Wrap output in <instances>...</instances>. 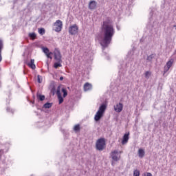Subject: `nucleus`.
Wrapping results in <instances>:
<instances>
[{
    "mask_svg": "<svg viewBox=\"0 0 176 176\" xmlns=\"http://www.w3.org/2000/svg\"><path fill=\"white\" fill-rule=\"evenodd\" d=\"M3 155V150H0V160H2Z\"/></svg>",
    "mask_w": 176,
    "mask_h": 176,
    "instance_id": "nucleus-33",
    "label": "nucleus"
},
{
    "mask_svg": "<svg viewBox=\"0 0 176 176\" xmlns=\"http://www.w3.org/2000/svg\"><path fill=\"white\" fill-rule=\"evenodd\" d=\"M112 166H113V162H112Z\"/></svg>",
    "mask_w": 176,
    "mask_h": 176,
    "instance_id": "nucleus-38",
    "label": "nucleus"
},
{
    "mask_svg": "<svg viewBox=\"0 0 176 176\" xmlns=\"http://www.w3.org/2000/svg\"><path fill=\"white\" fill-rule=\"evenodd\" d=\"M152 14H153L152 12H150V15L152 16Z\"/></svg>",
    "mask_w": 176,
    "mask_h": 176,
    "instance_id": "nucleus-36",
    "label": "nucleus"
},
{
    "mask_svg": "<svg viewBox=\"0 0 176 176\" xmlns=\"http://www.w3.org/2000/svg\"><path fill=\"white\" fill-rule=\"evenodd\" d=\"M114 111L118 113H120V112L123 111V104L120 102L114 106Z\"/></svg>",
    "mask_w": 176,
    "mask_h": 176,
    "instance_id": "nucleus-10",
    "label": "nucleus"
},
{
    "mask_svg": "<svg viewBox=\"0 0 176 176\" xmlns=\"http://www.w3.org/2000/svg\"><path fill=\"white\" fill-rule=\"evenodd\" d=\"M142 176H153L151 173H144L142 174Z\"/></svg>",
    "mask_w": 176,
    "mask_h": 176,
    "instance_id": "nucleus-32",
    "label": "nucleus"
},
{
    "mask_svg": "<svg viewBox=\"0 0 176 176\" xmlns=\"http://www.w3.org/2000/svg\"><path fill=\"white\" fill-rule=\"evenodd\" d=\"M2 61V52H0V63Z\"/></svg>",
    "mask_w": 176,
    "mask_h": 176,
    "instance_id": "nucleus-34",
    "label": "nucleus"
},
{
    "mask_svg": "<svg viewBox=\"0 0 176 176\" xmlns=\"http://www.w3.org/2000/svg\"><path fill=\"white\" fill-rule=\"evenodd\" d=\"M78 32V25L74 24L69 28V34L70 35H75Z\"/></svg>",
    "mask_w": 176,
    "mask_h": 176,
    "instance_id": "nucleus-8",
    "label": "nucleus"
},
{
    "mask_svg": "<svg viewBox=\"0 0 176 176\" xmlns=\"http://www.w3.org/2000/svg\"><path fill=\"white\" fill-rule=\"evenodd\" d=\"M91 84L87 82L84 85V91H89V90H91Z\"/></svg>",
    "mask_w": 176,
    "mask_h": 176,
    "instance_id": "nucleus-14",
    "label": "nucleus"
},
{
    "mask_svg": "<svg viewBox=\"0 0 176 176\" xmlns=\"http://www.w3.org/2000/svg\"><path fill=\"white\" fill-rule=\"evenodd\" d=\"M74 131H76V133H78V131H80V125L76 124L74 127Z\"/></svg>",
    "mask_w": 176,
    "mask_h": 176,
    "instance_id": "nucleus-19",
    "label": "nucleus"
},
{
    "mask_svg": "<svg viewBox=\"0 0 176 176\" xmlns=\"http://www.w3.org/2000/svg\"><path fill=\"white\" fill-rule=\"evenodd\" d=\"M54 67L56 68V69H57L58 67H63V65H61V62H57L54 63Z\"/></svg>",
    "mask_w": 176,
    "mask_h": 176,
    "instance_id": "nucleus-21",
    "label": "nucleus"
},
{
    "mask_svg": "<svg viewBox=\"0 0 176 176\" xmlns=\"http://www.w3.org/2000/svg\"><path fill=\"white\" fill-rule=\"evenodd\" d=\"M155 57H156V54H152L150 56H147L146 60L149 63H151L152 60H153V58H155Z\"/></svg>",
    "mask_w": 176,
    "mask_h": 176,
    "instance_id": "nucleus-17",
    "label": "nucleus"
},
{
    "mask_svg": "<svg viewBox=\"0 0 176 176\" xmlns=\"http://www.w3.org/2000/svg\"><path fill=\"white\" fill-rule=\"evenodd\" d=\"M97 8V2L96 1H91L89 4V9L91 10H94Z\"/></svg>",
    "mask_w": 176,
    "mask_h": 176,
    "instance_id": "nucleus-11",
    "label": "nucleus"
},
{
    "mask_svg": "<svg viewBox=\"0 0 176 176\" xmlns=\"http://www.w3.org/2000/svg\"><path fill=\"white\" fill-rule=\"evenodd\" d=\"M175 30H176V25H175Z\"/></svg>",
    "mask_w": 176,
    "mask_h": 176,
    "instance_id": "nucleus-40",
    "label": "nucleus"
},
{
    "mask_svg": "<svg viewBox=\"0 0 176 176\" xmlns=\"http://www.w3.org/2000/svg\"><path fill=\"white\" fill-rule=\"evenodd\" d=\"M138 156L139 157H140L141 159H142V157H144V156H145V151L142 148H140L138 150Z\"/></svg>",
    "mask_w": 176,
    "mask_h": 176,
    "instance_id": "nucleus-15",
    "label": "nucleus"
},
{
    "mask_svg": "<svg viewBox=\"0 0 176 176\" xmlns=\"http://www.w3.org/2000/svg\"><path fill=\"white\" fill-rule=\"evenodd\" d=\"M60 80H64V77L63 76L60 77Z\"/></svg>",
    "mask_w": 176,
    "mask_h": 176,
    "instance_id": "nucleus-35",
    "label": "nucleus"
},
{
    "mask_svg": "<svg viewBox=\"0 0 176 176\" xmlns=\"http://www.w3.org/2000/svg\"><path fill=\"white\" fill-rule=\"evenodd\" d=\"M43 52L45 53V54H49V48L47 47H43Z\"/></svg>",
    "mask_w": 176,
    "mask_h": 176,
    "instance_id": "nucleus-26",
    "label": "nucleus"
},
{
    "mask_svg": "<svg viewBox=\"0 0 176 176\" xmlns=\"http://www.w3.org/2000/svg\"><path fill=\"white\" fill-rule=\"evenodd\" d=\"M105 146V139L100 138L96 142V149L98 151H103Z\"/></svg>",
    "mask_w": 176,
    "mask_h": 176,
    "instance_id": "nucleus-5",
    "label": "nucleus"
},
{
    "mask_svg": "<svg viewBox=\"0 0 176 176\" xmlns=\"http://www.w3.org/2000/svg\"><path fill=\"white\" fill-rule=\"evenodd\" d=\"M129 135H130V133H125L123 136L122 144V145L126 144V142H129Z\"/></svg>",
    "mask_w": 176,
    "mask_h": 176,
    "instance_id": "nucleus-12",
    "label": "nucleus"
},
{
    "mask_svg": "<svg viewBox=\"0 0 176 176\" xmlns=\"http://www.w3.org/2000/svg\"><path fill=\"white\" fill-rule=\"evenodd\" d=\"M102 32L103 33V39L100 42V45L102 47V50H104V49L108 47L111 42H112V38H113L115 35V29L112 24L105 21L102 25Z\"/></svg>",
    "mask_w": 176,
    "mask_h": 176,
    "instance_id": "nucleus-1",
    "label": "nucleus"
},
{
    "mask_svg": "<svg viewBox=\"0 0 176 176\" xmlns=\"http://www.w3.org/2000/svg\"><path fill=\"white\" fill-rule=\"evenodd\" d=\"M149 20L150 22L148 23V25L151 27V28H153L155 25H157V22L153 21V18H150Z\"/></svg>",
    "mask_w": 176,
    "mask_h": 176,
    "instance_id": "nucleus-16",
    "label": "nucleus"
},
{
    "mask_svg": "<svg viewBox=\"0 0 176 176\" xmlns=\"http://www.w3.org/2000/svg\"><path fill=\"white\" fill-rule=\"evenodd\" d=\"M133 176H140V170L138 169L134 170Z\"/></svg>",
    "mask_w": 176,
    "mask_h": 176,
    "instance_id": "nucleus-25",
    "label": "nucleus"
},
{
    "mask_svg": "<svg viewBox=\"0 0 176 176\" xmlns=\"http://www.w3.org/2000/svg\"><path fill=\"white\" fill-rule=\"evenodd\" d=\"M6 111H7V112H11V113H14V110L10 109V107H7Z\"/></svg>",
    "mask_w": 176,
    "mask_h": 176,
    "instance_id": "nucleus-31",
    "label": "nucleus"
},
{
    "mask_svg": "<svg viewBox=\"0 0 176 176\" xmlns=\"http://www.w3.org/2000/svg\"><path fill=\"white\" fill-rule=\"evenodd\" d=\"M37 98L40 100V101H43L45 100L44 95H37Z\"/></svg>",
    "mask_w": 176,
    "mask_h": 176,
    "instance_id": "nucleus-24",
    "label": "nucleus"
},
{
    "mask_svg": "<svg viewBox=\"0 0 176 176\" xmlns=\"http://www.w3.org/2000/svg\"><path fill=\"white\" fill-rule=\"evenodd\" d=\"M63 30V21L57 20L53 25V30L56 32H60Z\"/></svg>",
    "mask_w": 176,
    "mask_h": 176,
    "instance_id": "nucleus-4",
    "label": "nucleus"
},
{
    "mask_svg": "<svg viewBox=\"0 0 176 176\" xmlns=\"http://www.w3.org/2000/svg\"><path fill=\"white\" fill-rule=\"evenodd\" d=\"M45 28H41L38 29V34H40V35H45Z\"/></svg>",
    "mask_w": 176,
    "mask_h": 176,
    "instance_id": "nucleus-20",
    "label": "nucleus"
},
{
    "mask_svg": "<svg viewBox=\"0 0 176 176\" xmlns=\"http://www.w3.org/2000/svg\"><path fill=\"white\" fill-rule=\"evenodd\" d=\"M174 63V59L171 58L170 60H168L166 65L164 66V72L166 74V72H168V70L171 67H173V63Z\"/></svg>",
    "mask_w": 176,
    "mask_h": 176,
    "instance_id": "nucleus-7",
    "label": "nucleus"
},
{
    "mask_svg": "<svg viewBox=\"0 0 176 176\" xmlns=\"http://www.w3.org/2000/svg\"><path fill=\"white\" fill-rule=\"evenodd\" d=\"M117 28H118V31H119V30H120V29H119V27H118V26H117Z\"/></svg>",
    "mask_w": 176,
    "mask_h": 176,
    "instance_id": "nucleus-37",
    "label": "nucleus"
},
{
    "mask_svg": "<svg viewBox=\"0 0 176 176\" xmlns=\"http://www.w3.org/2000/svg\"><path fill=\"white\" fill-rule=\"evenodd\" d=\"M28 65L32 68V69H35L36 67L35 66V60L31 59L30 63H28Z\"/></svg>",
    "mask_w": 176,
    "mask_h": 176,
    "instance_id": "nucleus-13",
    "label": "nucleus"
},
{
    "mask_svg": "<svg viewBox=\"0 0 176 176\" xmlns=\"http://www.w3.org/2000/svg\"><path fill=\"white\" fill-rule=\"evenodd\" d=\"M37 82L38 83H41L42 82V76H41L40 75H38L37 76Z\"/></svg>",
    "mask_w": 176,
    "mask_h": 176,
    "instance_id": "nucleus-30",
    "label": "nucleus"
},
{
    "mask_svg": "<svg viewBox=\"0 0 176 176\" xmlns=\"http://www.w3.org/2000/svg\"><path fill=\"white\" fill-rule=\"evenodd\" d=\"M52 91L53 92V94L56 93L58 100L59 101V104H63L64 102V98H63V96H61V86L58 85L57 87V89L56 90V87H53L52 89Z\"/></svg>",
    "mask_w": 176,
    "mask_h": 176,
    "instance_id": "nucleus-3",
    "label": "nucleus"
},
{
    "mask_svg": "<svg viewBox=\"0 0 176 176\" xmlns=\"http://www.w3.org/2000/svg\"><path fill=\"white\" fill-rule=\"evenodd\" d=\"M110 156L113 162H119L120 160V154L118 150L112 151Z\"/></svg>",
    "mask_w": 176,
    "mask_h": 176,
    "instance_id": "nucleus-6",
    "label": "nucleus"
},
{
    "mask_svg": "<svg viewBox=\"0 0 176 176\" xmlns=\"http://www.w3.org/2000/svg\"><path fill=\"white\" fill-rule=\"evenodd\" d=\"M62 92L63 93V98H65L67 96H68V92L67 91V89L65 88H62Z\"/></svg>",
    "mask_w": 176,
    "mask_h": 176,
    "instance_id": "nucleus-22",
    "label": "nucleus"
},
{
    "mask_svg": "<svg viewBox=\"0 0 176 176\" xmlns=\"http://www.w3.org/2000/svg\"><path fill=\"white\" fill-rule=\"evenodd\" d=\"M54 54L56 61H58V63H61V53L60 52V51H58V50H55L54 52Z\"/></svg>",
    "mask_w": 176,
    "mask_h": 176,
    "instance_id": "nucleus-9",
    "label": "nucleus"
},
{
    "mask_svg": "<svg viewBox=\"0 0 176 176\" xmlns=\"http://www.w3.org/2000/svg\"><path fill=\"white\" fill-rule=\"evenodd\" d=\"M149 76H151V73L149 72H146V73H145V78L146 79H149Z\"/></svg>",
    "mask_w": 176,
    "mask_h": 176,
    "instance_id": "nucleus-29",
    "label": "nucleus"
},
{
    "mask_svg": "<svg viewBox=\"0 0 176 176\" xmlns=\"http://www.w3.org/2000/svg\"><path fill=\"white\" fill-rule=\"evenodd\" d=\"M106 109H107V104H102L100 106L99 109L96 112L94 117V120L96 122H98L99 120H100L101 118L104 116V113H105Z\"/></svg>",
    "mask_w": 176,
    "mask_h": 176,
    "instance_id": "nucleus-2",
    "label": "nucleus"
},
{
    "mask_svg": "<svg viewBox=\"0 0 176 176\" xmlns=\"http://www.w3.org/2000/svg\"><path fill=\"white\" fill-rule=\"evenodd\" d=\"M29 36H30V38H31L32 39H35V38H36V34H35V32L30 33V34H29Z\"/></svg>",
    "mask_w": 176,
    "mask_h": 176,
    "instance_id": "nucleus-23",
    "label": "nucleus"
},
{
    "mask_svg": "<svg viewBox=\"0 0 176 176\" xmlns=\"http://www.w3.org/2000/svg\"><path fill=\"white\" fill-rule=\"evenodd\" d=\"M0 87H1V82H0Z\"/></svg>",
    "mask_w": 176,
    "mask_h": 176,
    "instance_id": "nucleus-39",
    "label": "nucleus"
},
{
    "mask_svg": "<svg viewBox=\"0 0 176 176\" xmlns=\"http://www.w3.org/2000/svg\"><path fill=\"white\" fill-rule=\"evenodd\" d=\"M52 105H53L52 103L47 102V103L44 104L43 108H45V109H47L49 108H52Z\"/></svg>",
    "mask_w": 176,
    "mask_h": 176,
    "instance_id": "nucleus-18",
    "label": "nucleus"
},
{
    "mask_svg": "<svg viewBox=\"0 0 176 176\" xmlns=\"http://www.w3.org/2000/svg\"><path fill=\"white\" fill-rule=\"evenodd\" d=\"M2 49H3V41L0 40V52H2Z\"/></svg>",
    "mask_w": 176,
    "mask_h": 176,
    "instance_id": "nucleus-27",
    "label": "nucleus"
},
{
    "mask_svg": "<svg viewBox=\"0 0 176 176\" xmlns=\"http://www.w3.org/2000/svg\"><path fill=\"white\" fill-rule=\"evenodd\" d=\"M52 54H53V52H48V54H45L47 57V58H50L52 60V58H53L52 57Z\"/></svg>",
    "mask_w": 176,
    "mask_h": 176,
    "instance_id": "nucleus-28",
    "label": "nucleus"
}]
</instances>
